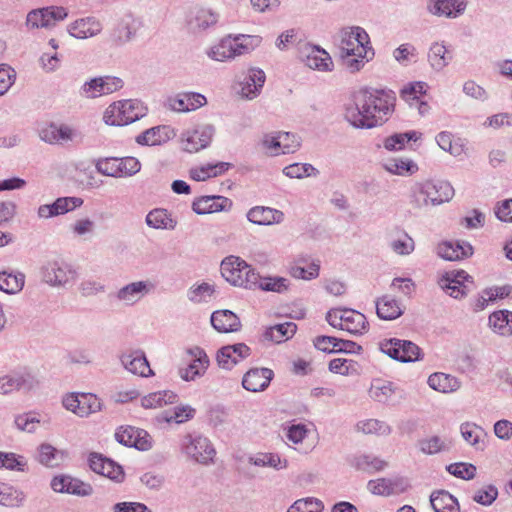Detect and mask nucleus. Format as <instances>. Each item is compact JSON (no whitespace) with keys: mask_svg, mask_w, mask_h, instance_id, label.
<instances>
[{"mask_svg":"<svg viewBox=\"0 0 512 512\" xmlns=\"http://www.w3.org/2000/svg\"><path fill=\"white\" fill-rule=\"evenodd\" d=\"M122 367L129 373L139 377H151L154 375L146 358L145 352L141 349H130L119 355Z\"/></svg>","mask_w":512,"mask_h":512,"instance_id":"4468645a","label":"nucleus"},{"mask_svg":"<svg viewBox=\"0 0 512 512\" xmlns=\"http://www.w3.org/2000/svg\"><path fill=\"white\" fill-rule=\"evenodd\" d=\"M303 61L305 65L319 72H331L334 69V62L330 54L319 46L307 45L303 49Z\"/></svg>","mask_w":512,"mask_h":512,"instance_id":"aec40b11","label":"nucleus"},{"mask_svg":"<svg viewBox=\"0 0 512 512\" xmlns=\"http://www.w3.org/2000/svg\"><path fill=\"white\" fill-rule=\"evenodd\" d=\"M427 382L430 388L441 393L455 392L461 386L456 377L445 373H434L429 376Z\"/></svg>","mask_w":512,"mask_h":512,"instance_id":"49530a36","label":"nucleus"},{"mask_svg":"<svg viewBox=\"0 0 512 512\" xmlns=\"http://www.w3.org/2000/svg\"><path fill=\"white\" fill-rule=\"evenodd\" d=\"M116 440L125 446L135 447L139 450H148L151 448V438L149 434L132 426L121 427L115 433Z\"/></svg>","mask_w":512,"mask_h":512,"instance_id":"412c9836","label":"nucleus"},{"mask_svg":"<svg viewBox=\"0 0 512 512\" xmlns=\"http://www.w3.org/2000/svg\"><path fill=\"white\" fill-rule=\"evenodd\" d=\"M259 146L261 150L269 157L284 155L282 153L279 131L264 134L260 139Z\"/></svg>","mask_w":512,"mask_h":512,"instance_id":"603ef678","label":"nucleus"},{"mask_svg":"<svg viewBox=\"0 0 512 512\" xmlns=\"http://www.w3.org/2000/svg\"><path fill=\"white\" fill-rule=\"evenodd\" d=\"M138 24V21L131 14L121 17L112 32L113 41L119 44L130 41L136 34Z\"/></svg>","mask_w":512,"mask_h":512,"instance_id":"72a5a7b5","label":"nucleus"},{"mask_svg":"<svg viewBox=\"0 0 512 512\" xmlns=\"http://www.w3.org/2000/svg\"><path fill=\"white\" fill-rule=\"evenodd\" d=\"M320 265L318 262L313 261L307 268L291 265L289 267V274L295 279L313 280L319 276Z\"/></svg>","mask_w":512,"mask_h":512,"instance_id":"e2e57ef3","label":"nucleus"},{"mask_svg":"<svg viewBox=\"0 0 512 512\" xmlns=\"http://www.w3.org/2000/svg\"><path fill=\"white\" fill-rule=\"evenodd\" d=\"M211 324L221 333L236 332L241 328L238 316L230 310H218L211 315Z\"/></svg>","mask_w":512,"mask_h":512,"instance_id":"2f4dec72","label":"nucleus"},{"mask_svg":"<svg viewBox=\"0 0 512 512\" xmlns=\"http://www.w3.org/2000/svg\"><path fill=\"white\" fill-rule=\"evenodd\" d=\"M446 469L451 475L464 480H471L476 475V467L471 463H452Z\"/></svg>","mask_w":512,"mask_h":512,"instance_id":"69168bd1","label":"nucleus"},{"mask_svg":"<svg viewBox=\"0 0 512 512\" xmlns=\"http://www.w3.org/2000/svg\"><path fill=\"white\" fill-rule=\"evenodd\" d=\"M24 494L4 483H0V505L7 507H17L22 504Z\"/></svg>","mask_w":512,"mask_h":512,"instance_id":"5fc2aeb1","label":"nucleus"},{"mask_svg":"<svg viewBox=\"0 0 512 512\" xmlns=\"http://www.w3.org/2000/svg\"><path fill=\"white\" fill-rule=\"evenodd\" d=\"M489 327L502 337H512V311L498 310L490 314Z\"/></svg>","mask_w":512,"mask_h":512,"instance_id":"c9c22d12","label":"nucleus"},{"mask_svg":"<svg viewBox=\"0 0 512 512\" xmlns=\"http://www.w3.org/2000/svg\"><path fill=\"white\" fill-rule=\"evenodd\" d=\"M391 91L365 89L359 91L354 102L345 108V119L355 128L370 129L386 122L393 111Z\"/></svg>","mask_w":512,"mask_h":512,"instance_id":"f257e3e1","label":"nucleus"},{"mask_svg":"<svg viewBox=\"0 0 512 512\" xmlns=\"http://www.w3.org/2000/svg\"><path fill=\"white\" fill-rule=\"evenodd\" d=\"M181 451L188 458L202 465L212 464L216 455L212 442L198 433L187 434L183 437Z\"/></svg>","mask_w":512,"mask_h":512,"instance_id":"6e6552de","label":"nucleus"},{"mask_svg":"<svg viewBox=\"0 0 512 512\" xmlns=\"http://www.w3.org/2000/svg\"><path fill=\"white\" fill-rule=\"evenodd\" d=\"M218 20V13L214 12L210 8L201 7L190 12L187 20V26L192 33L199 34L216 25Z\"/></svg>","mask_w":512,"mask_h":512,"instance_id":"b1692460","label":"nucleus"},{"mask_svg":"<svg viewBox=\"0 0 512 512\" xmlns=\"http://www.w3.org/2000/svg\"><path fill=\"white\" fill-rule=\"evenodd\" d=\"M430 504L434 512H459L460 506L457 499L447 491L433 492L430 496Z\"/></svg>","mask_w":512,"mask_h":512,"instance_id":"c03bdc74","label":"nucleus"},{"mask_svg":"<svg viewBox=\"0 0 512 512\" xmlns=\"http://www.w3.org/2000/svg\"><path fill=\"white\" fill-rule=\"evenodd\" d=\"M261 40V37L257 35H227L212 45L206 51V54L214 61H232L237 57L251 53L260 45Z\"/></svg>","mask_w":512,"mask_h":512,"instance_id":"f03ea898","label":"nucleus"},{"mask_svg":"<svg viewBox=\"0 0 512 512\" xmlns=\"http://www.w3.org/2000/svg\"><path fill=\"white\" fill-rule=\"evenodd\" d=\"M283 174L289 178L301 179L316 176L318 171L308 163H293L283 169Z\"/></svg>","mask_w":512,"mask_h":512,"instance_id":"bf43d9fd","label":"nucleus"},{"mask_svg":"<svg viewBox=\"0 0 512 512\" xmlns=\"http://www.w3.org/2000/svg\"><path fill=\"white\" fill-rule=\"evenodd\" d=\"M147 108L136 99L121 100L110 104L103 115L106 124L124 126L146 115Z\"/></svg>","mask_w":512,"mask_h":512,"instance_id":"39448f33","label":"nucleus"},{"mask_svg":"<svg viewBox=\"0 0 512 512\" xmlns=\"http://www.w3.org/2000/svg\"><path fill=\"white\" fill-rule=\"evenodd\" d=\"M438 146L453 156H459L463 152L462 145L454 142L453 135L450 132L442 131L436 136Z\"/></svg>","mask_w":512,"mask_h":512,"instance_id":"0e129e2a","label":"nucleus"},{"mask_svg":"<svg viewBox=\"0 0 512 512\" xmlns=\"http://www.w3.org/2000/svg\"><path fill=\"white\" fill-rule=\"evenodd\" d=\"M39 384L37 377L29 372H15L0 377V394L8 395L19 390H31Z\"/></svg>","mask_w":512,"mask_h":512,"instance_id":"2eb2a0df","label":"nucleus"},{"mask_svg":"<svg viewBox=\"0 0 512 512\" xmlns=\"http://www.w3.org/2000/svg\"><path fill=\"white\" fill-rule=\"evenodd\" d=\"M265 73L259 68H250L241 83V95L247 99H254L260 94L265 83Z\"/></svg>","mask_w":512,"mask_h":512,"instance_id":"7c9ffc66","label":"nucleus"},{"mask_svg":"<svg viewBox=\"0 0 512 512\" xmlns=\"http://www.w3.org/2000/svg\"><path fill=\"white\" fill-rule=\"evenodd\" d=\"M421 136V133L417 131H408L404 133H395L387 138L383 142L385 149L389 151L402 150L405 144L409 141H417Z\"/></svg>","mask_w":512,"mask_h":512,"instance_id":"3c124183","label":"nucleus"},{"mask_svg":"<svg viewBox=\"0 0 512 512\" xmlns=\"http://www.w3.org/2000/svg\"><path fill=\"white\" fill-rule=\"evenodd\" d=\"M174 135L173 129L169 126H156L139 134L136 137V142L140 145H161L170 140Z\"/></svg>","mask_w":512,"mask_h":512,"instance_id":"f704fd0d","label":"nucleus"},{"mask_svg":"<svg viewBox=\"0 0 512 512\" xmlns=\"http://www.w3.org/2000/svg\"><path fill=\"white\" fill-rule=\"evenodd\" d=\"M452 186L445 181L424 180L416 182L410 190V203L414 208L424 209L448 202L453 197Z\"/></svg>","mask_w":512,"mask_h":512,"instance_id":"7ed1b4c3","label":"nucleus"},{"mask_svg":"<svg viewBox=\"0 0 512 512\" xmlns=\"http://www.w3.org/2000/svg\"><path fill=\"white\" fill-rule=\"evenodd\" d=\"M177 395L172 391H158L144 396L141 404L145 409H156L176 401Z\"/></svg>","mask_w":512,"mask_h":512,"instance_id":"8fccbe9b","label":"nucleus"},{"mask_svg":"<svg viewBox=\"0 0 512 512\" xmlns=\"http://www.w3.org/2000/svg\"><path fill=\"white\" fill-rule=\"evenodd\" d=\"M246 216L249 222L260 226L280 224L284 220V213L281 210L267 206L252 207Z\"/></svg>","mask_w":512,"mask_h":512,"instance_id":"a878e982","label":"nucleus"},{"mask_svg":"<svg viewBox=\"0 0 512 512\" xmlns=\"http://www.w3.org/2000/svg\"><path fill=\"white\" fill-rule=\"evenodd\" d=\"M248 462L258 467H270L275 470H282L288 466V461L276 453H257L250 456Z\"/></svg>","mask_w":512,"mask_h":512,"instance_id":"09e8293b","label":"nucleus"},{"mask_svg":"<svg viewBox=\"0 0 512 512\" xmlns=\"http://www.w3.org/2000/svg\"><path fill=\"white\" fill-rule=\"evenodd\" d=\"M206 103V97L195 92H183L167 99V107L180 113L194 111Z\"/></svg>","mask_w":512,"mask_h":512,"instance_id":"4be33fe9","label":"nucleus"},{"mask_svg":"<svg viewBox=\"0 0 512 512\" xmlns=\"http://www.w3.org/2000/svg\"><path fill=\"white\" fill-rule=\"evenodd\" d=\"M27 462L23 456L15 453L0 452V468L24 471Z\"/></svg>","mask_w":512,"mask_h":512,"instance_id":"774afa93","label":"nucleus"},{"mask_svg":"<svg viewBox=\"0 0 512 512\" xmlns=\"http://www.w3.org/2000/svg\"><path fill=\"white\" fill-rule=\"evenodd\" d=\"M187 353L191 357L190 362L187 366L180 367L178 374L182 380L192 382L205 375L210 360L206 352L199 347L191 348Z\"/></svg>","mask_w":512,"mask_h":512,"instance_id":"ddd939ff","label":"nucleus"},{"mask_svg":"<svg viewBox=\"0 0 512 512\" xmlns=\"http://www.w3.org/2000/svg\"><path fill=\"white\" fill-rule=\"evenodd\" d=\"M273 376L274 373L269 368H252L244 374L242 386L247 391L260 392L269 386Z\"/></svg>","mask_w":512,"mask_h":512,"instance_id":"393cba45","label":"nucleus"},{"mask_svg":"<svg viewBox=\"0 0 512 512\" xmlns=\"http://www.w3.org/2000/svg\"><path fill=\"white\" fill-rule=\"evenodd\" d=\"M95 168L98 173L104 176L127 178L134 176L141 170V163L135 157H105L99 158L95 162Z\"/></svg>","mask_w":512,"mask_h":512,"instance_id":"1a4fd4ad","label":"nucleus"},{"mask_svg":"<svg viewBox=\"0 0 512 512\" xmlns=\"http://www.w3.org/2000/svg\"><path fill=\"white\" fill-rule=\"evenodd\" d=\"M230 167L231 164L228 162H218L215 164L207 163L205 165L191 168L189 174L195 181H206L209 178L222 175Z\"/></svg>","mask_w":512,"mask_h":512,"instance_id":"a19ab883","label":"nucleus"},{"mask_svg":"<svg viewBox=\"0 0 512 512\" xmlns=\"http://www.w3.org/2000/svg\"><path fill=\"white\" fill-rule=\"evenodd\" d=\"M452 60L451 53L442 42H434L428 52V62L431 68L436 71H442Z\"/></svg>","mask_w":512,"mask_h":512,"instance_id":"a18cd8bd","label":"nucleus"},{"mask_svg":"<svg viewBox=\"0 0 512 512\" xmlns=\"http://www.w3.org/2000/svg\"><path fill=\"white\" fill-rule=\"evenodd\" d=\"M232 202L223 196H202L192 203V210L199 215L230 209Z\"/></svg>","mask_w":512,"mask_h":512,"instance_id":"c85d7f7f","label":"nucleus"},{"mask_svg":"<svg viewBox=\"0 0 512 512\" xmlns=\"http://www.w3.org/2000/svg\"><path fill=\"white\" fill-rule=\"evenodd\" d=\"M326 321L333 328L352 335L365 334L369 326L365 315L353 309H330L326 314Z\"/></svg>","mask_w":512,"mask_h":512,"instance_id":"0eeeda50","label":"nucleus"},{"mask_svg":"<svg viewBox=\"0 0 512 512\" xmlns=\"http://www.w3.org/2000/svg\"><path fill=\"white\" fill-rule=\"evenodd\" d=\"M345 68L350 73L359 72L374 55L371 52L355 53L353 56L341 55Z\"/></svg>","mask_w":512,"mask_h":512,"instance_id":"052dcab7","label":"nucleus"},{"mask_svg":"<svg viewBox=\"0 0 512 512\" xmlns=\"http://www.w3.org/2000/svg\"><path fill=\"white\" fill-rule=\"evenodd\" d=\"M43 283L53 288L68 289L77 280L76 270L63 260H48L40 268Z\"/></svg>","mask_w":512,"mask_h":512,"instance_id":"423d86ee","label":"nucleus"},{"mask_svg":"<svg viewBox=\"0 0 512 512\" xmlns=\"http://www.w3.org/2000/svg\"><path fill=\"white\" fill-rule=\"evenodd\" d=\"M356 427L358 431L365 434L388 435L391 432V428L387 423L377 419L359 421Z\"/></svg>","mask_w":512,"mask_h":512,"instance_id":"4d7b16f0","label":"nucleus"},{"mask_svg":"<svg viewBox=\"0 0 512 512\" xmlns=\"http://www.w3.org/2000/svg\"><path fill=\"white\" fill-rule=\"evenodd\" d=\"M390 247L398 255H409L414 251L415 243L411 236L402 232L398 239L391 242Z\"/></svg>","mask_w":512,"mask_h":512,"instance_id":"338daca9","label":"nucleus"},{"mask_svg":"<svg viewBox=\"0 0 512 512\" xmlns=\"http://www.w3.org/2000/svg\"><path fill=\"white\" fill-rule=\"evenodd\" d=\"M380 350L394 360L400 362H414L420 359L421 350L413 342L396 338L385 339L380 342Z\"/></svg>","mask_w":512,"mask_h":512,"instance_id":"f8f14e48","label":"nucleus"},{"mask_svg":"<svg viewBox=\"0 0 512 512\" xmlns=\"http://www.w3.org/2000/svg\"><path fill=\"white\" fill-rule=\"evenodd\" d=\"M147 226L153 229L174 230L177 220L166 209L156 208L151 210L145 218Z\"/></svg>","mask_w":512,"mask_h":512,"instance_id":"58836bf2","label":"nucleus"},{"mask_svg":"<svg viewBox=\"0 0 512 512\" xmlns=\"http://www.w3.org/2000/svg\"><path fill=\"white\" fill-rule=\"evenodd\" d=\"M381 166L386 172L398 176H410L418 171V165L409 158H388Z\"/></svg>","mask_w":512,"mask_h":512,"instance_id":"e433bc0d","label":"nucleus"},{"mask_svg":"<svg viewBox=\"0 0 512 512\" xmlns=\"http://www.w3.org/2000/svg\"><path fill=\"white\" fill-rule=\"evenodd\" d=\"M367 488L375 495L389 496L404 492L407 488V482L401 477L379 478L376 480H370Z\"/></svg>","mask_w":512,"mask_h":512,"instance_id":"bb28decb","label":"nucleus"},{"mask_svg":"<svg viewBox=\"0 0 512 512\" xmlns=\"http://www.w3.org/2000/svg\"><path fill=\"white\" fill-rule=\"evenodd\" d=\"M62 405L66 410L81 418L88 417L102 409L100 399L91 393H68L63 396Z\"/></svg>","mask_w":512,"mask_h":512,"instance_id":"9b49d317","label":"nucleus"},{"mask_svg":"<svg viewBox=\"0 0 512 512\" xmlns=\"http://www.w3.org/2000/svg\"><path fill=\"white\" fill-rule=\"evenodd\" d=\"M437 254L449 261L461 260L473 254V248L468 242L445 241L438 245Z\"/></svg>","mask_w":512,"mask_h":512,"instance_id":"c756f323","label":"nucleus"},{"mask_svg":"<svg viewBox=\"0 0 512 512\" xmlns=\"http://www.w3.org/2000/svg\"><path fill=\"white\" fill-rule=\"evenodd\" d=\"M296 330L297 326L293 322L280 323L268 327L265 330L263 337L267 341L280 344L292 338L296 333Z\"/></svg>","mask_w":512,"mask_h":512,"instance_id":"37998d69","label":"nucleus"},{"mask_svg":"<svg viewBox=\"0 0 512 512\" xmlns=\"http://www.w3.org/2000/svg\"><path fill=\"white\" fill-rule=\"evenodd\" d=\"M460 433L462 438L476 450L483 451L486 448L487 432L476 423H462Z\"/></svg>","mask_w":512,"mask_h":512,"instance_id":"473e14b6","label":"nucleus"},{"mask_svg":"<svg viewBox=\"0 0 512 512\" xmlns=\"http://www.w3.org/2000/svg\"><path fill=\"white\" fill-rule=\"evenodd\" d=\"M251 354V349L244 343L223 346L217 351L216 361L220 368L232 369Z\"/></svg>","mask_w":512,"mask_h":512,"instance_id":"6ab92c4d","label":"nucleus"},{"mask_svg":"<svg viewBox=\"0 0 512 512\" xmlns=\"http://www.w3.org/2000/svg\"><path fill=\"white\" fill-rule=\"evenodd\" d=\"M153 290L154 284L151 281H135L121 287L116 292L115 298L125 306H133Z\"/></svg>","mask_w":512,"mask_h":512,"instance_id":"f3484780","label":"nucleus"},{"mask_svg":"<svg viewBox=\"0 0 512 512\" xmlns=\"http://www.w3.org/2000/svg\"><path fill=\"white\" fill-rule=\"evenodd\" d=\"M338 37L341 55L353 56L355 53L363 52H371V55H374L370 37L364 28L360 26L342 28Z\"/></svg>","mask_w":512,"mask_h":512,"instance_id":"9d476101","label":"nucleus"},{"mask_svg":"<svg viewBox=\"0 0 512 512\" xmlns=\"http://www.w3.org/2000/svg\"><path fill=\"white\" fill-rule=\"evenodd\" d=\"M452 442L438 435L428 436L417 441L418 450L425 455H435L451 449Z\"/></svg>","mask_w":512,"mask_h":512,"instance_id":"4c0bfd02","label":"nucleus"},{"mask_svg":"<svg viewBox=\"0 0 512 512\" xmlns=\"http://www.w3.org/2000/svg\"><path fill=\"white\" fill-rule=\"evenodd\" d=\"M102 29L100 20L93 16L79 18L67 26L69 35L82 40L99 35Z\"/></svg>","mask_w":512,"mask_h":512,"instance_id":"5701e85b","label":"nucleus"},{"mask_svg":"<svg viewBox=\"0 0 512 512\" xmlns=\"http://www.w3.org/2000/svg\"><path fill=\"white\" fill-rule=\"evenodd\" d=\"M376 313L383 320H394L403 314V309L398 300L384 295L376 301Z\"/></svg>","mask_w":512,"mask_h":512,"instance_id":"ea45409f","label":"nucleus"},{"mask_svg":"<svg viewBox=\"0 0 512 512\" xmlns=\"http://www.w3.org/2000/svg\"><path fill=\"white\" fill-rule=\"evenodd\" d=\"M89 466L95 473L107 477L117 483L122 482L125 478L123 468L100 453L94 452L89 455Z\"/></svg>","mask_w":512,"mask_h":512,"instance_id":"a211bd4d","label":"nucleus"},{"mask_svg":"<svg viewBox=\"0 0 512 512\" xmlns=\"http://www.w3.org/2000/svg\"><path fill=\"white\" fill-rule=\"evenodd\" d=\"M290 282L280 276H267L258 280L257 286L263 291L284 293L289 289Z\"/></svg>","mask_w":512,"mask_h":512,"instance_id":"864d4df0","label":"nucleus"},{"mask_svg":"<svg viewBox=\"0 0 512 512\" xmlns=\"http://www.w3.org/2000/svg\"><path fill=\"white\" fill-rule=\"evenodd\" d=\"M324 504L321 500L307 497L296 500L287 512H323Z\"/></svg>","mask_w":512,"mask_h":512,"instance_id":"13d9d810","label":"nucleus"},{"mask_svg":"<svg viewBox=\"0 0 512 512\" xmlns=\"http://www.w3.org/2000/svg\"><path fill=\"white\" fill-rule=\"evenodd\" d=\"M352 467L359 471L374 473L381 471L387 467V462L372 454L355 455L350 460Z\"/></svg>","mask_w":512,"mask_h":512,"instance_id":"79ce46f5","label":"nucleus"},{"mask_svg":"<svg viewBox=\"0 0 512 512\" xmlns=\"http://www.w3.org/2000/svg\"><path fill=\"white\" fill-rule=\"evenodd\" d=\"M221 274L227 282L234 286L252 289L257 286L259 274L237 256L226 257L221 262Z\"/></svg>","mask_w":512,"mask_h":512,"instance_id":"20e7f679","label":"nucleus"},{"mask_svg":"<svg viewBox=\"0 0 512 512\" xmlns=\"http://www.w3.org/2000/svg\"><path fill=\"white\" fill-rule=\"evenodd\" d=\"M47 12L45 7L31 10L26 16L25 25L27 29L33 30L51 27Z\"/></svg>","mask_w":512,"mask_h":512,"instance_id":"6e6d98bb","label":"nucleus"},{"mask_svg":"<svg viewBox=\"0 0 512 512\" xmlns=\"http://www.w3.org/2000/svg\"><path fill=\"white\" fill-rule=\"evenodd\" d=\"M466 8L464 0H429L428 11L438 17L456 18Z\"/></svg>","mask_w":512,"mask_h":512,"instance_id":"cd10ccee","label":"nucleus"},{"mask_svg":"<svg viewBox=\"0 0 512 512\" xmlns=\"http://www.w3.org/2000/svg\"><path fill=\"white\" fill-rule=\"evenodd\" d=\"M394 394V388L390 382L376 381L369 390V395L377 402L385 403Z\"/></svg>","mask_w":512,"mask_h":512,"instance_id":"680f3d73","label":"nucleus"},{"mask_svg":"<svg viewBox=\"0 0 512 512\" xmlns=\"http://www.w3.org/2000/svg\"><path fill=\"white\" fill-rule=\"evenodd\" d=\"M214 134L211 125H201L185 131L181 136L183 149L189 153L198 152L209 146Z\"/></svg>","mask_w":512,"mask_h":512,"instance_id":"dca6fc26","label":"nucleus"},{"mask_svg":"<svg viewBox=\"0 0 512 512\" xmlns=\"http://www.w3.org/2000/svg\"><path fill=\"white\" fill-rule=\"evenodd\" d=\"M25 284V275L21 272H0V291L7 294L19 293Z\"/></svg>","mask_w":512,"mask_h":512,"instance_id":"de8ad7c7","label":"nucleus"}]
</instances>
